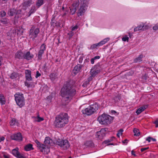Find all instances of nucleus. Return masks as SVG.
<instances>
[{"mask_svg":"<svg viewBox=\"0 0 158 158\" xmlns=\"http://www.w3.org/2000/svg\"><path fill=\"white\" fill-rule=\"evenodd\" d=\"M148 148H149V147L142 148L141 149L140 151L141 152H143L145 151L146 150L148 149Z\"/></svg>","mask_w":158,"mask_h":158,"instance_id":"obj_42","label":"nucleus"},{"mask_svg":"<svg viewBox=\"0 0 158 158\" xmlns=\"http://www.w3.org/2000/svg\"><path fill=\"white\" fill-rule=\"evenodd\" d=\"M41 75L40 73L38 71H37L36 73V75L35 77L37 78L38 77H40Z\"/></svg>","mask_w":158,"mask_h":158,"instance_id":"obj_41","label":"nucleus"},{"mask_svg":"<svg viewBox=\"0 0 158 158\" xmlns=\"http://www.w3.org/2000/svg\"><path fill=\"white\" fill-rule=\"evenodd\" d=\"M105 135V130L103 129H101L96 133V136L99 139H102Z\"/></svg>","mask_w":158,"mask_h":158,"instance_id":"obj_17","label":"nucleus"},{"mask_svg":"<svg viewBox=\"0 0 158 158\" xmlns=\"http://www.w3.org/2000/svg\"><path fill=\"white\" fill-rule=\"evenodd\" d=\"M6 15V13L4 11H2L1 12V17L5 16Z\"/></svg>","mask_w":158,"mask_h":158,"instance_id":"obj_39","label":"nucleus"},{"mask_svg":"<svg viewBox=\"0 0 158 158\" xmlns=\"http://www.w3.org/2000/svg\"><path fill=\"white\" fill-rule=\"evenodd\" d=\"M131 153L132 155H133L135 156H136V155L135 153V152L133 151L132 150L131 152Z\"/></svg>","mask_w":158,"mask_h":158,"instance_id":"obj_51","label":"nucleus"},{"mask_svg":"<svg viewBox=\"0 0 158 158\" xmlns=\"http://www.w3.org/2000/svg\"><path fill=\"white\" fill-rule=\"evenodd\" d=\"M15 118H12L11 119L10 122V125L11 126H13L15 125Z\"/></svg>","mask_w":158,"mask_h":158,"instance_id":"obj_33","label":"nucleus"},{"mask_svg":"<svg viewBox=\"0 0 158 158\" xmlns=\"http://www.w3.org/2000/svg\"><path fill=\"white\" fill-rule=\"evenodd\" d=\"M154 123L156 125V127H158V120L154 122Z\"/></svg>","mask_w":158,"mask_h":158,"instance_id":"obj_47","label":"nucleus"},{"mask_svg":"<svg viewBox=\"0 0 158 158\" xmlns=\"http://www.w3.org/2000/svg\"><path fill=\"white\" fill-rule=\"evenodd\" d=\"M123 129H120L118 132V133L117 134V136L118 137H120V135H122L123 134Z\"/></svg>","mask_w":158,"mask_h":158,"instance_id":"obj_31","label":"nucleus"},{"mask_svg":"<svg viewBox=\"0 0 158 158\" xmlns=\"http://www.w3.org/2000/svg\"><path fill=\"white\" fill-rule=\"evenodd\" d=\"M18 148L13 149L12 151V154L18 158H23L24 157L20 154L18 151Z\"/></svg>","mask_w":158,"mask_h":158,"instance_id":"obj_15","label":"nucleus"},{"mask_svg":"<svg viewBox=\"0 0 158 158\" xmlns=\"http://www.w3.org/2000/svg\"><path fill=\"white\" fill-rule=\"evenodd\" d=\"M44 0H38L36 2V5L39 7L43 4Z\"/></svg>","mask_w":158,"mask_h":158,"instance_id":"obj_30","label":"nucleus"},{"mask_svg":"<svg viewBox=\"0 0 158 158\" xmlns=\"http://www.w3.org/2000/svg\"><path fill=\"white\" fill-rule=\"evenodd\" d=\"M100 72V70H98L96 71H91L90 74L92 77H94Z\"/></svg>","mask_w":158,"mask_h":158,"instance_id":"obj_26","label":"nucleus"},{"mask_svg":"<svg viewBox=\"0 0 158 158\" xmlns=\"http://www.w3.org/2000/svg\"><path fill=\"white\" fill-rule=\"evenodd\" d=\"M112 141V139H108L107 140H105L103 142V144H107V145L109 143H110L111 141Z\"/></svg>","mask_w":158,"mask_h":158,"instance_id":"obj_36","label":"nucleus"},{"mask_svg":"<svg viewBox=\"0 0 158 158\" xmlns=\"http://www.w3.org/2000/svg\"><path fill=\"white\" fill-rule=\"evenodd\" d=\"M31 72L28 70H26L25 71V77L26 78V81L25 82V85L28 87H30L31 86L27 81H31L32 78L31 75Z\"/></svg>","mask_w":158,"mask_h":158,"instance_id":"obj_10","label":"nucleus"},{"mask_svg":"<svg viewBox=\"0 0 158 158\" xmlns=\"http://www.w3.org/2000/svg\"><path fill=\"white\" fill-rule=\"evenodd\" d=\"M39 32V28L32 26L29 31L28 36L30 39L34 40L37 37Z\"/></svg>","mask_w":158,"mask_h":158,"instance_id":"obj_8","label":"nucleus"},{"mask_svg":"<svg viewBox=\"0 0 158 158\" xmlns=\"http://www.w3.org/2000/svg\"><path fill=\"white\" fill-rule=\"evenodd\" d=\"M35 142L37 145V146L40 150L44 153L47 154L49 152V149L48 146L41 143L37 140L35 141Z\"/></svg>","mask_w":158,"mask_h":158,"instance_id":"obj_9","label":"nucleus"},{"mask_svg":"<svg viewBox=\"0 0 158 158\" xmlns=\"http://www.w3.org/2000/svg\"><path fill=\"white\" fill-rule=\"evenodd\" d=\"M24 150L26 151H29L34 149L33 145L31 144H28L26 145L24 147Z\"/></svg>","mask_w":158,"mask_h":158,"instance_id":"obj_21","label":"nucleus"},{"mask_svg":"<svg viewBox=\"0 0 158 158\" xmlns=\"http://www.w3.org/2000/svg\"><path fill=\"white\" fill-rule=\"evenodd\" d=\"M113 119L112 117L104 113L98 117V120L102 124L107 125L110 124Z\"/></svg>","mask_w":158,"mask_h":158,"instance_id":"obj_3","label":"nucleus"},{"mask_svg":"<svg viewBox=\"0 0 158 158\" xmlns=\"http://www.w3.org/2000/svg\"><path fill=\"white\" fill-rule=\"evenodd\" d=\"M15 100L16 104L20 107H23L25 104V101L23 94L18 93L15 95Z\"/></svg>","mask_w":158,"mask_h":158,"instance_id":"obj_5","label":"nucleus"},{"mask_svg":"<svg viewBox=\"0 0 158 158\" xmlns=\"http://www.w3.org/2000/svg\"><path fill=\"white\" fill-rule=\"evenodd\" d=\"M80 8L78 10L77 15L79 16L83 15L86 11L87 7V2L86 0H80L78 1Z\"/></svg>","mask_w":158,"mask_h":158,"instance_id":"obj_7","label":"nucleus"},{"mask_svg":"<svg viewBox=\"0 0 158 158\" xmlns=\"http://www.w3.org/2000/svg\"><path fill=\"white\" fill-rule=\"evenodd\" d=\"M1 22L4 24H6L7 23L8 19L6 18H4L1 20Z\"/></svg>","mask_w":158,"mask_h":158,"instance_id":"obj_34","label":"nucleus"},{"mask_svg":"<svg viewBox=\"0 0 158 158\" xmlns=\"http://www.w3.org/2000/svg\"><path fill=\"white\" fill-rule=\"evenodd\" d=\"M114 111V113H116V112L115 111Z\"/></svg>","mask_w":158,"mask_h":158,"instance_id":"obj_58","label":"nucleus"},{"mask_svg":"<svg viewBox=\"0 0 158 158\" xmlns=\"http://www.w3.org/2000/svg\"><path fill=\"white\" fill-rule=\"evenodd\" d=\"M79 6V2H76L73 4L72 6L70 8V13L72 15L75 14L77 7Z\"/></svg>","mask_w":158,"mask_h":158,"instance_id":"obj_11","label":"nucleus"},{"mask_svg":"<svg viewBox=\"0 0 158 158\" xmlns=\"http://www.w3.org/2000/svg\"><path fill=\"white\" fill-rule=\"evenodd\" d=\"M148 27L147 25H144L143 24H140L134 29V31H137L140 30H144L148 29Z\"/></svg>","mask_w":158,"mask_h":158,"instance_id":"obj_16","label":"nucleus"},{"mask_svg":"<svg viewBox=\"0 0 158 158\" xmlns=\"http://www.w3.org/2000/svg\"><path fill=\"white\" fill-rule=\"evenodd\" d=\"M65 14H66L65 13L63 15H65Z\"/></svg>","mask_w":158,"mask_h":158,"instance_id":"obj_61","label":"nucleus"},{"mask_svg":"<svg viewBox=\"0 0 158 158\" xmlns=\"http://www.w3.org/2000/svg\"><path fill=\"white\" fill-rule=\"evenodd\" d=\"M100 58V56H95L94 58L96 60V59H99Z\"/></svg>","mask_w":158,"mask_h":158,"instance_id":"obj_50","label":"nucleus"},{"mask_svg":"<svg viewBox=\"0 0 158 158\" xmlns=\"http://www.w3.org/2000/svg\"><path fill=\"white\" fill-rule=\"evenodd\" d=\"M25 5H27V6H30L31 5L30 2L29 1H27L25 3Z\"/></svg>","mask_w":158,"mask_h":158,"instance_id":"obj_44","label":"nucleus"},{"mask_svg":"<svg viewBox=\"0 0 158 158\" xmlns=\"http://www.w3.org/2000/svg\"><path fill=\"white\" fill-rule=\"evenodd\" d=\"M34 56L32 54H31L29 52H28L24 56V58L28 60L31 59Z\"/></svg>","mask_w":158,"mask_h":158,"instance_id":"obj_19","label":"nucleus"},{"mask_svg":"<svg viewBox=\"0 0 158 158\" xmlns=\"http://www.w3.org/2000/svg\"><path fill=\"white\" fill-rule=\"evenodd\" d=\"M109 145H114V144L113 143H109L107 145V146H108Z\"/></svg>","mask_w":158,"mask_h":158,"instance_id":"obj_54","label":"nucleus"},{"mask_svg":"<svg viewBox=\"0 0 158 158\" xmlns=\"http://www.w3.org/2000/svg\"><path fill=\"white\" fill-rule=\"evenodd\" d=\"M56 145L59 146L61 149L67 150L70 146V143L67 140L58 139L55 141Z\"/></svg>","mask_w":158,"mask_h":158,"instance_id":"obj_6","label":"nucleus"},{"mask_svg":"<svg viewBox=\"0 0 158 158\" xmlns=\"http://www.w3.org/2000/svg\"><path fill=\"white\" fill-rule=\"evenodd\" d=\"M2 57L0 56V66L2 65Z\"/></svg>","mask_w":158,"mask_h":158,"instance_id":"obj_49","label":"nucleus"},{"mask_svg":"<svg viewBox=\"0 0 158 158\" xmlns=\"http://www.w3.org/2000/svg\"><path fill=\"white\" fill-rule=\"evenodd\" d=\"M44 143L48 147V146H53L54 144H55V141L53 142L52 140L48 137H45Z\"/></svg>","mask_w":158,"mask_h":158,"instance_id":"obj_13","label":"nucleus"},{"mask_svg":"<svg viewBox=\"0 0 158 158\" xmlns=\"http://www.w3.org/2000/svg\"><path fill=\"white\" fill-rule=\"evenodd\" d=\"M64 6H63L62 7V9L63 10H64Z\"/></svg>","mask_w":158,"mask_h":158,"instance_id":"obj_56","label":"nucleus"},{"mask_svg":"<svg viewBox=\"0 0 158 158\" xmlns=\"http://www.w3.org/2000/svg\"><path fill=\"white\" fill-rule=\"evenodd\" d=\"M114 111V113H116V112L115 111Z\"/></svg>","mask_w":158,"mask_h":158,"instance_id":"obj_57","label":"nucleus"},{"mask_svg":"<svg viewBox=\"0 0 158 158\" xmlns=\"http://www.w3.org/2000/svg\"><path fill=\"white\" fill-rule=\"evenodd\" d=\"M4 157L5 158H9V157L7 156H4Z\"/></svg>","mask_w":158,"mask_h":158,"instance_id":"obj_55","label":"nucleus"},{"mask_svg":"<svg viewBox=\"0 0 158 158\" xmlns=\"http://www.w3.org/2000/svg\"><path fill=\"white\" fill-rule=\"evenodd\" d=\"M143 57V55L141 54L138 57L136 58L134 60V62L135 63L139 62L142 61V58Z\"/></svg>","mask_w":158,"mask_h":158,"instance_id":"obj_24","label":"nucleus"},{"mask_svg":"<svg viewBox=\"0 0 158 158\" xmlns=\"http://www.w3.org/2000/svg\"><path fill=\"white\" fill-rule=\"evenodd\" d=\"M61 96L64 101L69 103L76 94L75 90L69 84L64 85L61 90Z\"/></svg>","mask_w":158,"mask_h":158,"instance_id":"obj_1","label":"nucleus"},{"mask_svg":"<svg viewBox=\"0 0 158 158\" xmlns=\"http://www.w3.org/2000/svg\"><path fill=\"white\" fill-rule=\"evenodd\" d=\"M147 106H143L139 108L136 110V113H137V115L139 114L142 112L143 111L146 109L147 107Z\"/></svg>","mask_w":158,"mask_h":158,"instance_id":"obj_20","label":"nucleus"},{"mask_svg":"<svg viewBox=\"0 0 158 158\" xmlns=\"http://www.w3.org/2000/svg\"><path fill=\"white\" fill-rule=\"evenodd\" d=\"M81 68V66L79 64H78L75 66L73 69V72L74 74L78 73Z\"/></svg>","mask_w":158,"mask_h":158,"instance_id":"obj_22","label":"nucleus"},{"mask_svg":"<svg viewBox=\"0 0 158 158\" xmlns=\"http://www.w3.org/2000/svg\"><path fill=\"white\" fill-rule=\"evenodd\" d=\"M16 13V10L15 9H10L8 12V14L10 16H13Z\"/></svg>","mask_w":158,"mask_h":158,"instance_id":"obj_29","label":"nucleus"},{"mask_svg":"<svg viewBox=\"0 0 158 158\" xmlns=\"http://www.w3.org/2000/svg\"><path fill=\"white\" fill-rule=\"evenodd\" d=\"M129 35H130V33H129Z\"/></svg>","mask_w":158,"mask_h":158,"instance_id":"obj_59","label":"nucleus"},{"mask_svg":"<svg viewBox=\"0 0 158 158\" xmlns=\"http://www.w3.org/2000/svg\"><path fill=\"white\" fill-rule=\"evenodd\" d=\"M109 40L110 38H105L103 40L101 41L100 42L98 43V44L99 45V46L102 45L109 41Z\"/></svg>","mask_w":158,"mask_h":158,"instance_id":"obj_23","label":"nucleus"},{"mask_svg":"<svg viewBox=\"0 0 158 158\" xmlns=\"http://www.w3.org/2000/svg\"><path fill=\"white\" fill-rule=\"evenodd\" d=\"M35 11V7H32L29 12L30 13L29 16H30L31 14L34 13Z\"/></svg>","mask_w":158,"mask_h":158,"instance_id":"obj_38","label":"nucleus"},{"mask_svg":"<svg viewBox=\"0 0 158 158\" xmlns=\"http://www.w3.org/2000/svg\"><path fill=\"white\" fill-rule=\"evenodd\" d=\"M46 49V46L44 44H43L40 46V50L38 53V58L39 60L41 59L42 55L44 53Z\"/></svg>","mask_w":158,"mask_h":158,"instance_id":"obj_14","label":"nucleus"},{"mask_svg":"<svg viewBox=\"0 0 158 158\" xmlns=\"http://www.w3.org/2000/svg\"><path fill=\"white\" fill-rule=\"evenodd\" d=\"M69 158H72L71 157H69Z\"/></svg>","mask_w":158,"mask_h":158,"instance_id":"obj_60","label":"nucleus"},{"mask_svg":"<svg viewBox=\"0 0 158 158\" xmlns=\"http://www.w3.org/2000/svg\"><path fill=\"white\" fill-rule=\"evenodd\" d=\"M94 60H95V59L94 58L91 59L90 61H91V63L92 64H93L94 63Z\"/></svg>","mask_w":158,"mask_h":158,"instance_id":"obj_48","label":"nucleus"},{"mask_svg":"<svg viewBox=\"0 0 158 158\" xmlns=\"http://www.w3.org/2000/svg\"><path fill=\"white\" fill-rule=\"evenodd\" d=\"M129 37L127 35H125L122 39V40L123 41L128 42L129 40Z\"/></svg>","mask_w":158,"mask_h":158,"instance_id":"obj_35","label":"nucleus"},{"mask_svg":"<svg viewBox=\"0 0 158 158\" xmlns=\"http://www.w3.org/2000/svg\"><path fill=\"white\" fill-rule=\"evenodd\" d=\"M151 140L152 141H156V139H154L152 138L151 137Z\"/></svg>","mask_w":158,"mask_h":158,"instance_id":"obj_53","label":"nucleus"},{"mask_svg":"<svg viewBox=\"0 0 158 158\" xmlns=\"http://www.w3.org/2000/svg\"><path fill=\"white\" fill-rule=\"evenodd\" d=\"M35 121L37 122H40L44 120L43 118L40 117L39 115H38L37 117H34Z\"/></svg>","mask_w":158,"mask_h":158,"instance_id":"obj_28","label":"nucleus"},{"mask_svg":"<svg viewBox=\"0 0 158 158\" xmlns=\"http://www.w3.org/2000/svg\"><path fill=\"white\" fill-rule=\"evenodd\" d=\"M69 122V117L66 113H62L56 117L54 125L56 128H62L64 127Z\"/></svg>","mask_w":158,"mask_h":158,"instance_id":"obj_2","label":"nucleus"},{"mask_svg":"<svg viewBox=\"0 0 158 158\" xmlns=\"http://www.w3.org/2000/svg\"><path fill=\"white\" fill-rule=\"evenodd\" d=\"M98 46H99V45L98 44V43L94 44L91 46L90 48L91 49H93L96 48Z\"/></svg>","mask_w":158,"mask_h":158,"instance_id":"obj_37","label":"nucleus"},{"mask_svg":"<svg viewBox=\"0 0 158 158\" xmlns=\"http://www.w3.org/2000/svg\"><path fill=\"white\" fill-rule=\"evenodd\" d=\"M23 56V53L21 51L17 52L15 54V57L19 59L22 58Z\"/></svg>","mask_w":158,"mask_h":158,"instance_id":"obj_25","label":"nucleus"},{"mask_svg":"<svg viewBox=\"0 0 158 158\" xmlns=\"http://www.w3.org/2000/svg\"><path fill=\"white\" fill-rule=\"evenodd\" d=\"M151 137H148L146 138V140L148 141V142H150L151 141Z\"/></svg>","mask_w":158,"mask_h":158,"instance_id":"obj_43","label":"nucleus"},{"mask_svg":"<svg viewBox=\"0 0 158 158\" xmlns=\"http://www.w3.org/2000/svg\"><path fill=\"white\" fill-rule=\"evenodd\" d=\"M153 29L154 30H157L158 29V24H156L153 27Z\"/></svg>","mask_w":158,"mask_h":158,"instance_id":"obj_40","label":"nucleus"},{"mask_svg":"<svg viewBox=\"0 0 158 158\" xmlns=\"http://www.w3.org/2000/svg\"><path fill=\"white\" fill-rule=\"evenodd\" d=\"M128 140L127 139H126L123 141V143H127L128 142Z\"/></svg>","mask_w":158,"mask_h":158,"instance_id":"obj_52","label":"nucleus"},{"mask_svg":"<svg viewBox=\"0 0 158 158\" xmlns=\"http://www.w3.org/2000/svg\"><path fill=\"white\" fill-rule=\"evenodd\" d=\"M134 135L135 136H139V130L136 128H135L134 130Z\"/></svg>","mask_w":158,"mask_h":158,"instance_id":"obj_32","label":"nucleus"},{"mask_svg":"<svg viewBox=\"0 0 158 158\" xmlns=\"http://www.w3.org/2000/svg\"><path fill=\"white\" fill-rule=\"evenodd\" d=\"M5 138L4 137L2 136L1 137H0V142L3 141L5 140Z\"/></svg>","mask_w":158,"mask_h":158,"instance_id":"obj_46","label":"nucleus"},{"mask_svg":"<svg viewBox=\"0 0 158 158\" xmlns=\"http://www.w3.org/2000/svg\"><path fill=\"white\" fill-rule=\"evenodd\" d=\"M78 26L77 25H76L75 26L73 27L72 28V30L74 31L75 30H76L78 28Z\"/></svg>","mask_w":158,"mask_h":158,"instance_id":"obj_45","label":"nucleus"},{"mask_svg":"<svg viewBox=\"0 0 158 158\" xmlns=\"http://www.w3.org/2000/svg\"><path fill=\"white\" fill-rule=\"evenodd\" d=\"M99 108L97 103H95L90 105L87 108L82 110V113L88 115H90L96 112Z\"/></svg>","mask_w":158,"mask_h":158,"instance_id":"obj_4","label":"nucleus"},{"mask_svg":"<svg viewBox=\"0 0 158 158\" xmlns=\"http://www.w3.org/2000/svg\"><path fill=\"white\" fill-rule=\"evenodd\" d=\"M6 103V100L4 95L0 93V104L1 105H5Z\"/></svg>","mask_w":158,"mask_h":158,"instance_id":"obj_18","label":"nucleus"},{"mask_svg":"<svg viewBox=\"0 0 158 158\" xmlns=\"http://www.w3.org/2000/svg\"><path fill=\"white\" fill-rule=\"evenodd\" d=\"M57 75V74L52 73L50 74L49 77L50 79L52 81H54L55 80V79L56 78Z\"/></svg>","mask_w":158,"mask_h":158,"instance_id":"obj_27","label":"nucleus"},{"mask_svg":"<svg viewBox=\"0 0 158 158\" xmlns=\"http://www.w3.org/2000/svg\"><path fill=\"white\" fill-rule=\"evenodd\" d=\"M10 137L12 139L18 141H22L23 139L22 136L20 133L12 135Z\"/></svg>","mask_w":158,"mask_h":158,"instance_id":"obj_12","label":"nucleus"}]
</instances>
